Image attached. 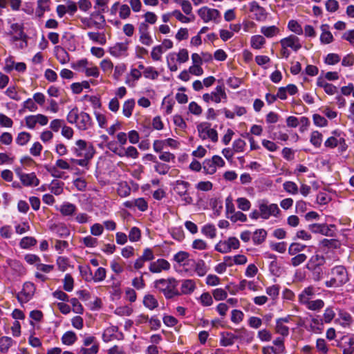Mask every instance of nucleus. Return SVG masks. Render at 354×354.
<instances>
[{"mask_svg": "<svg viewBox=\"0 0 354 354\" xmlns=\"http://www.w3.org/2000/svg\"><path fill=\"white\" fill-rule=\"evenodd\" d=\"M328 276L329 279L325 281L327 288H339L349 281L348 271L346 267L342 265L333 267Z\"/></svg>", "mask_w": 354, "mask_h": 354, "instance_id": "nucleus-1", "label": "nucleus"}, {"mask_svg": "<svg viewBox=\"0 0 354 354\" xmlns=\"http://www.w3.org/2000/svg\"><path fill=\"white\" fill-rule=\"evenodd\" d=\"M315 295V291L313 287L305 288L298 296L299 301L310 310L319 311L324 308V301L320 299L312 300Z\"/></svg>", "mask_w": 354, "mask_h": 354, "instance_id": "nucleus-2", "label": "nucleus"}, {"mask_svg": "<svg viewBox=\"0 0 354 354\" xmlns=\"http://www.w3.org/2000/svg\"><path fill=\"white\" fill-rule=\"evenodd\" d=\"M178 281L173 278L160 279L154 281V287L163 294L167 299H172L174 297L180 295L177 289Z\"/></svg>", "mask_w": 354, "mask_h": 354, "instance_id": "nucleus-3", "label": "nucleus"}, {"mask_svg": "<svg viewBox=\"0 0 354 354\" xmlns=\"http://www.w3.org/2000/svg\"><path fill=\"white\" fill-rule=\"evenodd\" d=\"M71 151L76 157L84 161L88 166L95 153L93 145L82 139L75 142V145L71 148Z\"/></svg>", "mask_w": 354, "mask_h": 354, "instance_id": "nucleus-4", "label": "nucleus"}, {"mask_svg": "<svg viewBox=\"0 0 354 354\" xmlns=\"http://www.w3.org/2000/svg\"><path fill=\"white\" fill-rule=\"evenodd\" d=\"M67 121L70 124H75L80 131H85L91 128L92 120L90 115L85 112H79L77 107L72 109L67 115Z\"/></svg>", "mask_w": 354, "mask_h": 354, "instance_id": "nucleus-5", "label": "nucleus"}, {"mask_svg": "<svg viewBox=\"0 0 354 354\" xmlns=\"http://www.w3.org/2000/svg\"><path fill=\"white\" fill-rule=\"evenodd\" d=\"M71 67L80 73H84L86 77L97 78L100 75L97 66L86 58L77 60L72 64Z\"/></svg>", "mask_w": 354, "mask_h": 354, "instance_id": "nucleus-6", "label": "nucleus"}, {"mask_svg": "<svg viewBox=\"0 0 354 354\" xmlns=\"http://www.w3.org/2000/svg\"><path fill=\"white\" fill-rule=\"evenodd\" d=\"M190 184L187 181L177 180L174 183L173 189L178 195L184 205H190L193 203V198L188 193Z\"/></svg>", "mask_w": 354, "mask_h": 354, "instance_id": "nucleus-7", "label": "nucleus"}, {"mask_svg": "<svg viewBox=\"0 0 354 354\" xmlns=\"http://www.w3.org/2000/svg\"><path fill=\"white\" fill-rule=\"evenodd\" d=\"M198 136L203 140H209L212 142H216L218 139L216 130L212 128V124L208 122H202L197 127Z\"/></svg>", "mask_w": 354, "mask_h": 354, "instance_id": "nucleus-8", "label": "nucleus"}, {"mask_svg": "<svg viewBox=\"0 0 354 354\" xmlns=\"http://www.w3.org/2000/svg\"><path fill=\"white\" fill-rule=\"evenodd\" d=\"M259 209L261 211V218L267 220L271 216L278 217L281 210L275 203H270L267 200L259 201Z\"/></svg>", "mask_w": 354, "mask_h": 354, "instance_id": "nucleus-9", "label": "nucleus"}, {"mask_svg": "<svg viewBox=\"0 0 354 354\" xmlns=\"http://www.w3.org/2000/svg\"><path fill=\"white\" fill-rule=\"evenodd\" d=\"M83 346L77 349V354H97L100 344L96 338L92 335H84Z\"/></svg>", "mask_w": 354, "mask_h": 354, "instance_id": "nucleus-10", "label": "nucleus"}, {"mask_svg": "<svg viewBox=\"0 0 354 354\" xmlns=\"http://www.w3.org/2000/svg\"><path fill=\"white\" fill-rule=\"evenodd\" d=\"M198 15L205 23L213 22L218 24L221 19L220 12L215 8L203 6L198 10Z\"/></svg>", "mask_w": 354, "mask_h": 354, "instance_id": "nucleus-11", "label": "nucleus"}, {"mask_svg": "<svg viewBox=\"0 0 354 354\" xmlns=\"http://www.w3.org/2000/svg\"><path fill=\"white\" fill-rule=\"evenodd\" d=\"M202 97L206 103L213 102L216 104L221 103L223 101L226 102L227 99L223 85L217 86L212 92L203 94Z\"/></svg>", "mask_w": 354, "mask_h": 354, "instance_id": "nucleus-12", "label": "nucleus"}, {"mask_svg": "<svg viewBox=\"0 0 354 354\" xmlns=\"http://www.w3.org/2000/svg\"><path fill=\"white\" fill-rule=\"evenodd\" d=\"M225 164V161L221 156L215 155L211 159L205 160L203 168L206 174H214L216 171L217 167H223Z\"/></svg>", "mask_w": 354, "mask_h": 354, "instance_id": "nucleus-13", "label": "nucleus"}, {"mask_svg": "<svg viewBox=\"0 0 354 354\" xmlns=\"http://www.w3.org/2000/svg\"><path fill=\"white\" fill-rule=\"evenodd\" d=\"M24 120L26 126L30 129H33L37 124L41 126L46 125L48 122V118L43 114L30 115L26 116Z\"/></svg>", "mask_w": 354, "mask_h": 354, "instance_id": "nucleus-14", "label": "nucleus"}, {"mask_svg": "<svg viewBox=\"0 0 354 354\" xmlns=\"http://www.w3.org/2000/svg\"><path fill=\"white\" fill-rule=\"evenodd\" d=\"M334 225H327L326 223H313L308 226L309 230L315 234H321L324 236H333Z\"/></svg>", "mask_w": 354, "mask_h": 354, "instance_id": "nucleus-15", "label": "nucleus"}, {"mask_svg": "<svg viewBox=\"0 0 354 354\" xmlns=\"http://www.w3.org/2000/svg\"><path fill=\"white\" fill-rule=\"evenodd\" d=\"M15 172L24 186H37L39 184L35 173L24 174L20 169H16Z\"/></svg>", "mask_w": 354, "mask_h": 354, "instance_id": "nucleus-16", "label": "nucleus"}, {"mask_svg": "<svg viewBox=\"0 0 354 354\" xmlns=\"http://www.w3.org/2000/svg\"><path fill=\"white\" fill-rule=\"evenodd\" d=\"M35 292V284L32 282H26L24 284L22 290L18 294V299L21 302H28L30 301Z\"/></svg>", "mask_w": 354, "mask_h": 354, "instance_id": "nucleus-17", "label": "nucleus"}, {"mask_svg": "<svg viewBox=\"0 0 354 354\" xmlns=\"http://www.w3.org/2000/svg\"><path fill=\"white\" fill-rule=\"evenodd\" d=\"M335 322L343 328H349L354 322V319L348 312L344 309H338L337 317L335 319Z\"/></svg>", "mask_w": 354, "mask_h": 354, "instance_id": "nucleus-18", "label": "nucleus"}, {"mask_svg": "<svg viewBox=\"0 0 354 354\" xmlns=\"http://www.w3.org/2000/svg\"><path fill=\"white\" fill-rule=\"evenodd\" d=\"M263 257L270 260L268 266L270 273L274 276L279 277L282 274L283 270L277 262L276 255L270 252H265Z\"/></svg>", "mask_w": 354, "mask_h": 354, "instance_id": "nucleus-19", "label": "nucleus"}, {"mask_svg": "<svg viewBox=\"0 0 354 354\" xmlns=\"http://www.w3.org/2000/svg\"><path fill=\"white\" fill-rule=\"evenodd\" d=\"M250 11L253 13L257 21H264L267 19L268 13L265 8L261 7L257 1L249 3Z\"/></svg>", "mask_w": 354, "mask_h": 354, "instance_id": "nucleus-20", "label": "nucleus"}, {"mask_svg": "<svg viewBox=\"0 0 354 354\" xmlns=\"http://www.w3.org/2000/svg\"><path fill=\"white\" fill-rule=\"evenodd\" d=\"M170 263L164 259H158L150 263L149 270L151 273H160L170 269Z\"/></svg>", "mask_w": 354, "mask_h": 354, "instance_id": "nucleus-21", "label": "nucleus"}, {"mask_svg": "<svg viewBox=\"0 0 354 354\" xmlns=\"http://www.w3.org/2000/svg\"><path fill=\"white\" fill-rule=\"evenodd\" d=\"M279 42L281 46H284V48H290L295 52L298 51L301 48L300 39L294 35L281 39Z\"/></svg>", "mask_w": 354, "mask_h": 354, "instance_id": "nucleus-22", "label": "nucleus"}, {"mask_svg": "<svg viewBox=\"0 0 354 354\" xmlns=\"http://www.w3.org/2000/svg\"><path fill=\"white\" fill-rule=\"evenodd\" d=\"M148 25L145 23H142L139 26L140 41L145 46H151L153 43L151 38L148 31Z\"/></svg>", "mask_w": 354, "mask_h": 354, "instance_id": "nucleus-23", "label": "nucleus"}, {"mask_svg": "<svg viewBox=\"0 0 354 354\" xmlns=\"http://www.w3.org/2000/svg\"><path fill=\"white\" fill-rule=\"evenodd\" d=\"M128 50V44L119 42L110 47L109 53L114 57L125 56Z\"/></svg>", "mask_w": 354, "mask_h": 354, "instance_id": "nucleus-24", "label": "nucleus"}, {"mask_svg": "<svg viewBox=\"0 0 354 354\" xmlns=\"http://www.w3.org/2000/svg\"><path fill=\"white\" fill-rule=\"evenodd\" d=\"M53 51L56 59L61 64H66L69 62V54L63 47L56 46H55Z\"/></svg>", "mask_w": 354, "mask_h": 354, "instance_id": "nucleus-25", "label": "nucleus"}, {"mask_svg": "<svg viewBox=\"0 0 354 354\" xmlns=\"http://www.w3.org/2000/svg\"><path fill=\"white\" fill-rule=\"evenodd\" d=\"M248 288L249 290L256 292L258 290V285L253 281H247L246 279H242L234 291H232V295H235L238 291H243Z\"/></svg>", "mask_w": 354, "mask_h": 354, "instance_id": "nucleus-26", "label": "nucleus"}, {"mask_svg": "<svg viewBox=\"0 0 354 354\" xmlns=\"http://www.w3.org/2000/svg\"><path fill=\"white\" fill-rule=\"evenodd\" d=\"M57 209L64 216H72L75 214L77 207L75 205L69 202L63 203Z\"/></svg>", "mask_w": 354, "mask_h": 354, "instance_id": "nucleus-27", "label": "nucleus"}, {"mask_svg": "<svg viewBox=\"0 0 354 354\" xmlns=\"http://www.w3.org/2000/svg\"><path fill=\"white\" fill-rule=\"evenodd\" d=\"M101 10H96L91 14V18L94 21L95 27L97 29H102L104 27L106 21L104 16L102 14Z\"/></svg>", "mask_w": 354, "mask_h": 354, "instance_id": "nucleus-28", "label": "nucleus"}, {"mask_svg": "<svg viewBox=\"0 0 354 354\" xmlns=\"http://www.w3.org/2000/svg\"><path fill=\"white\" fill-rule=\"evenodd\" d=\"M260 32L263 37L267 38H272L277 36L280 33V29L278 26H263L261 27Z\"/></svg>", "mask_w": 354, "mask_h": 354, "instance_id": "nucleus-29", "label": "nucleus"}, {"mask_svg": "<svg viewBox=\"0 0 354 354\" xmlns=\"http://www.w3.org/2000/svg\"><path fill=\"white\" fill-rule=\"evenodd\" d=\"M50 0H37L35 15L41 18L46 12L50 10Z\"/></svg>", "mask_w": 354, "mask_h": 354, "instance_id": "nucleus-30", "label": "nucleus"}, {"mask_svg": "<svg viewBox=\"0 0 354 354\" xmlns=\"http://www.w3.org/2000/svg\"><path fill=\"white\" fill-rule=\"evenodd\" d=\"M320 28L322 30L320 41L324 44H328L333 42V36L329 30V26L327 24H322Z\"/></svg>", "mask_w": 354, "mask_h": 354, "instance_id": "nucleus-31", "label": "nucleus"}, {"mask_svg": "<svg viewBox=\"0 0 354 354\" xmlns=\"http://www.w3.org/2000/svg\"><path fill=\"white\" fill-rule=\"evenodd\" d=\"M196 288V283L192 279H185L182 281L180 287V295H190Z\"/></svg>", "mask_w": 354, "mask_h": 354, "instance_id": "nucleus-32", "label": "nucleus"}, {"mask_svg": "<svg viewBox=\"0 0 354 354\" xmlns=\"http://www.w3.org/2000/svg\"><path fill=\"white\" fill-rule=\"evenodd\" d=\"M51 230L60 238H66L70 235V230L64 224L56 225L51 227Z\"/></svg>", "mask_w": 354, "mask_h": 354, "instance_id": "nucleus-33", "label": "nucleus"}, {"mask_svg": "<svg viewBox=\"0 0 354 354\" xmlns=\"http://www.w3.org/2000/svg\"><path fill=\"white\" fill-rule=\"evenodd\" d=\"M266 41L263 35H256L251 37L250 45L254 49H261L266 44Z\"/></svg>", "mask_w": 354, "mask_h": 354, "instance_id": "nucleus-34", "label": "nucleus"}, {"mask_svg": "<svg viewBox=\"0 0 354 354\" xmlns=\"http://www.w3.org/2000/svg\"><path fill=\"white\" fill-rule=\"evenodd\" d=\"M267 236V232L264 229H258L255 230L252 236L254 245H260L263 243Z\"/></svg>", "mask_w": 354, "mask_h": 354, "instance_id": "nucleus-35", "label": "nucleus"}, {"mask_svg": "<svg viewBox=\"0 0 354 354\" xmlns=\"http://www.w3.org/2000/svg\"><path fill=\"white\" fill-rule=\"evenodd\" d=\"M190 265H194L195 271L199 277L204 276L208 271V268L203 260H192Z\"/></svg>", "mask_w": 354, "mask_h": 354, "instance_id": "nucleus-36", "label": "nucleus"}, {"mask_svg": "<svg viewBox=\"0 0 354 354\" xmlns=\"http://www.w3.org/2000/svg\"><path fill=\"white\" fill-rule=\"evenodd\" d=\"M317 85L324 88V91L328 95H334L337 92V87L334 85L326 82L322 78H318Z\"/></svg>", "mask_w": 354, "mask_h": 354, "instance_id": "nucleus-37", "label": "nucleus"}, {"mask_svg": "<svg viewBox=\"0 0 354 354\" xmlns=\"http://www.w3.org/2000/svg\"><path fill=\"white\" fill-rule=\"evenodd\" d=\"M116 191L119 196L124 198L130 195L131 189L127 182L122 181L118 183Z\"/></svg>", "mask_w": 354, "mask_h": 354, "instance_id": "nucleus-38", "label": "nucleus"}, {"mask_svg": "<svg viewBox=\"0 0 354 354\" xmlns=\"http://www.w3.org/2000/svg\"><path fill=\"white\" fill-rule=\"evenodd\" d=\"M87 36L93 42L97 43L100 45H105L106 39L104 33L98 32H88Z\"/></svg>", "mask_w": 354, "mask_h": 354, "instance_id": "nucleus-39", "label": "nucleus"}, {"mask_svg": "<svg viewBox=\"0 0 354 354\" xmlns=\"http://www.w3.org/2000/svg\"><path fill=\"white\" fill-rule=\"evenodd\" d=\"M174 259L178 263L183 266L190 265L192 261V259H189V254L184 251L176 253L174 257Z\"/></svg>", "mask_w": 354, "mask_h": 354, "instance_id": "nucleus-40", "label": "nucleus"}, {"mask_svg": "<svg viewBox=\"0 0 354 354\" xmlns=\"http://www.w3.org/2000/svg\"><path fill=\"white\" fill-rule=\"evenodd\" d=\"M325 262L324 257L322 255L319 254H314L313 255L308 263V269H314L316 267L320 266L323 265Z\"/></svg>", "mask_w": 354, "mask_h": 354, "instance_id": "nucleus-41", "label": "nucleus"}, {"mask_svg": "<svg viewBox=\"0 0 354 354\" xmlns=\"http://www.w3.org/2000/svg\"><path fill=\"white\" fill-rule=\"evenodd\" d=\"M136 102L134 99L126 100L122 105V113L126 118H130L135 107Z\"/></svg>", "mask_w": 354, "mask_h": 354, "instance_id": "nucleus-42", "label": "nucleus"}, {"mask_svg": "<svg viewBox=\"0 0 354 354\" xmlns=\"http://www.w3.org/2000/svg\"><path fill=\"white\" fill-rule=\"evenodd\" d=\"M118 328L116 326H110L106 328L102 334V339L105 342H109L117 337L116 333Z\"/></svg>", "mask_w": 354, "mask_h": 354, "instance_id": "nucleus-43", "label": "nucleus"}, {"mask_svg": "<svg viewBox=\"0 0 354 354\" xmlns=\"http://www.w3.org/2000/svg\"><path fill=\"white\" fill-rule=\"evenodd\" d=\"M143 304L148 309L152 310L158 307V302L152 295H147L144 297Z\"/></svg>", "mask_w": 354, "mask_h": 354, "instance_id": "nucleus-44", "label": "nucleus"}, {"mask_svg": "<svg viewBox=\"0 0 354 354\" xmlns=\"http://www.w3.org/2000/svg\"><path fill=\"white\" fill-rule=\"evenodd\" d=\"M167 64L171 71H176L178 69L177 65L176 53H170L166 57Z\"/></svg>", "mask_w": 354, "mask_h": 354, "instance_id": "nucleus-45", "label": "nucleus"}, {"mask_svg": "<svg viewBox=\"0 0 354 354\" xmlns=\"http://www.w3.org/2000/svg\"><path fill=\"white\" fill-rule=\"evenodd\" d=\"M14 341L10 337L3 336L0 337V351L1 353H6L9 348L13 345Z\"/></svg>", "mask_w": 354, "mask_h": 354, "instance_id": "nucleus-46", "label": "nucleus"}, {"mask_svg": "<svg viewBox=\"0 0 354 354\" xmlns=\"http://www.w3.org/2000/svg\"><path fill=\"white\" fill-rule=\"evenodd\" d=\"M201 232L209 239H214L216 236V229L213 224L208 223L205 225L201 229Z\"/></svg>", "mask_w": 354, "mask_h": 354, "instance_id": "nucleus-47", "label": "nucleus"}, {"mask_svg": "<svg viewBox=\"0 0 354 354\" xmlns=\"http://www.w3.org/2000/svg\"><path fill=\"white\" fill-rule=\"evenodd\" d=\"M283 189L291 195H296L299 193L297 185L293 181H286L283 184Z\"/></svg>", "mask_w": 354, "mask_h": 354, "instance_id": "nucleus-48", "label": "nucleus"}, {"mask_svg": "<svg viewBox=\"0 0 354 354\" xmlns=\"http://www.w3.org/2000/svg\"><path fill=\"white\" fill-rule=\"evenodd\" d=\"M238 338V337L231 333H227L223 335L222 338L221 339L220 344L223 346H229L234 344L235 340Z\"/></svg>", "mask_w": 354, "mask_h": 354, "instance_id": "nucleus-49", "label": "nucleus"}, {"mask_svg": "<svg viewBox=\"0 0 354 354\" xmlns=\"http://www.w3.org/2000/svg\"><path fill=\"white\" fill-rule=\"evenodd\" d=\"M77 339V335L74 332L67 331L63 335L62 342L64 344L70 346L73 344Z\"/></svg>", "mask_w": 354, "mask_h": 354, "instance_id": "nucleus-50", "label": "nucleus"}, {"mask_svg": "<svg viewBox=\"0 0 354 354\" xmlns=\"http://www.w3.org/2000/svg\"><path fill=\"white\" fill-rule=\"evenodd\" d=\"M129 76L131 79L127 80L126 84L129 86H134V82L138 81L142 76V73L137 68H131L130 71Z\"/></svg>", "mask_w": 354, "mask_h": 354, "instance_id": "nucleus-51", "label": "nucleus"}, {"mask_svg": "<svg viewBox=\"0 0 354 354\" xmlns=\"http://www.w3.org/2000/svg\"><path fill=\"white\" fill-rule=\"evenodd\" d=\"M127 70V66L124 63L118 64L114 67L113 77L116 80H119L120 77Z\"/></svg>", "mask_w": 354, "mask_h": 354, "instance_id": "nucleus-52", "label": "nucleus"}, {"mask_svg": "<svg viewBox=\"0 0 354 354\" xmlns=\"http://www.w3.org/2000/svg\"><path fill=\"white\" fill-rule=\"evenodd\" d=\"M237 207L242 211H248L251 207L250 201L244 197L238 198L236 201Z\"/></svg>", "mask_w": 354, "mask_h": 354, "instance_id": "nucleus-53", "label": "nucleus"}, {"mask_svg": "<svg viewBox=\"0 0 354 354\" xmlns=\"http://www.w3.org/2000/svg\"><path fill=\"white\" fill-rule=\"evenodd\" d=\"M142 74L145 78L152 80H156L159 76V73L152 66H147L145 68Z\"/></svg>", "mask_w": 354, "mask_h": 354, "instance_id": "nucleus-54", "label": "nucleus"}, {"mask_svg": "<svg viewBox=\"0 0 354 354\" xmlns=\"http://www.w3.org/2000/svg\"><path fill=\"white\" fill-rule=\"evenodd\" d=\"M153 169L155 171L157 172L158 174L165 175L169 172L170 169V166L168 165L167 164L160 162L158 161V162H156V165H153Z\"/></svg>", "mask_w": 354, "mask_h": 354, "instance_id": "nucleus-55", "label": "nucleus"}, {"mask_svg": "<svg viewBox=\"0 0 354 354\" xmlns=\"http://www.w3.org/2000/svg\"><path fill=\"white\" fill-rule=\"evenodd\" d=\"M106 276V271L102 267L98 268L93 275L92 281L94 282H100L105 279Z\"/></svg>", "mask_w": 354, "mask_h": 354, "instance_id": "nucleus-56", "label": "nucleus"}, {"mask_svg": "<svg viewBox=\"0 0 354 354\" xmlns=\"http://www.w3.org/2000/svg\"><path fill=\"white\" fill-rule=\"evenodd\" d=\"M31 138V135L28 132H20L16 138L17 145L23 146L27 144Z\"/></svg>", "mask_w": 354, "mask_h": 354, "instance_id": "nucleus-57", "label": "nucleus"}, {"mask_svg": "<svg viewBox=\"0 0 354 354\" xmlns=\"http://www.w3.org/2000/svg\"><path fill=\"white\" fill-rule=\"evenodd\" d=\"M310 142L315 147H319L322 142V135L317 131H313L310 136Z\"/></svg>", "mask_w": 354, "mask_h": 354, "instance_id": "nucleus-58", "label": "nucleus"}, {"mask_svg": "<svg viewBox=\"0 0 354 354\" xmlns=\"http://www.w3.org/2000/svg\"><path fill=\"white\" fill-rule=\"evenodd\" d=\"M288 29L297 35H301L303 34V29L299 23L295 20H290L288 24Z\"/></svg>", "mask_w": 354, "mask_h": 354, "instance_id": "nucleus-59", "label": "nucleus"}, {"mask_svg": "<svg viewBox=\"0 0 354 354\" xmlns=\"http://www.w3.org/2000/svg\"><path fill=\"white\" fill-rule=\"evenodd\" d=\"M227 218L233 223L237 221L246 222L248 219L247 216L240 211L235 212L232 215H229Z\"/></svg>", "mask_w": 354, "mask_h": 354, "instance_id": "nucleus-60", "label": "nucleus"}, {"mask_svg": "<svg viewBox=\"0 0 354 354\" xmlns=\"http://www.w3.org/2000/svg\"><path fill=\"white\" fill-rule=\"evenodd\" d=\"M335 317V312L332 306L327 307L324 313L323 318L324 321L326 324H329Z\"/></svg>", "mask_w": 354, "mask_h": 354, "instance_id": "nucleus-61", "label": "nucleus"}, {"mask_svg": "<svg viewBox=\"0 0 354 354\" xmlns=\"http://www.w3.org/2000/svg\"><path fill=\"white\" fill-rule=\"evenodd\" d=\"M63 183L53 180L50 185V190L51 193L55 195H60L63 192Z\"/></svg>", "mask_w": 354, "mask_h": 354, "instance_id": "nucleus-62", "label": "nucleus"}, {"mask_svg": "<svg viewBox=\"0 0 354 354\" xmlns=\"http://www.w3.org/2000/svg\"><path fill=\"white\" fill-rule=\"evenodd\" d=\"M100 66L105 73L108 74H110L113 69V64L109 59L102 60L100 63Z\"/></svg>", "mask_w": 354, "mask_h": 354, "instance_id": "nucleus-63", "label": "nucleus"}, {"mask_svg": "<svg viewBox=\"0 0 354 354\" xmlns=\"http://www.w3.org/2000/svg\"><path fill=\"white\" fill-rule=\"evenodd\" d=\"M128 237L131 242L138 241L141 238L140 230L137 227H133L129 231Z\"/></svg>", "mask_w": 354, "mask_h": 354, "instance_id": "nucleus-64", "label": "nucleus"}]
</instances>
